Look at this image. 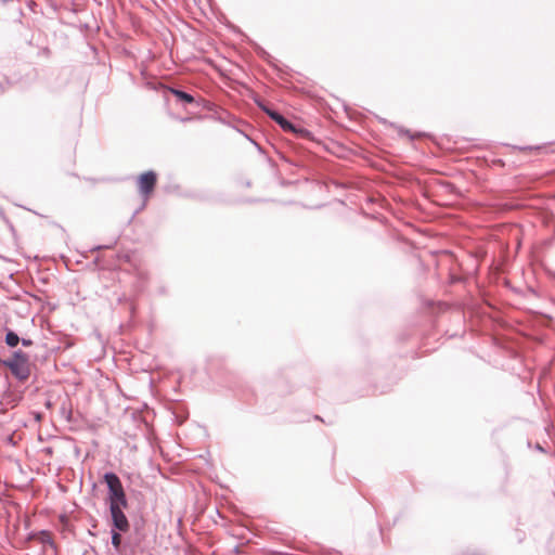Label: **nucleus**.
Instances as JSON below:
<instances>
[{
	"label": "nucleus",
	"mask_w": 555,
	"mask_h": 555,
	"mask_svg": "<svg viewBox=\"0 0 555 555\" xmlns=\"http://www.w3.org/2000/svg\"><path fill=\"white\" fill-rule=\"evenodd\" d=\"M104 480L108 487L109 506L127 505L126 494L118 476L114 473H106Z\"/></svg>",
	"instance_id": "1"
},
{
	"label": "nucleus",
	"mask_w": 555,
	"mask_h": 555,
	"mask_svg": "<svg viewBox=\"0 0 555 555\" xmlns=\"http://www.w3.org/2000/svg\"><path fill=\"white\" fill-rule=\"evenodd\" d=\"M4 364L11 370L13 375L22 380L28 378L30 374L29 359L21 351L14 352Z\"/></svg>",
	"instance_id": "2"
},
{
	"label": "nucleus",
	"mask_w": 555,
	"mask_h": 555,
	"mask_svg": "<svg viewBox=\"0 0 555 555\" xmlns=\"http://www.w3.org/2000/svg\"><path fill=\"white\" fill-rule=\"evenodd\" d=\"M157 183V175L153 170L141 173L137 179L139 193L146 201L151 197Z\"/></svg>",
	"instance_id": "3"
},
{
	"label": "nucleus",
	"mask_w": 555,
	"mask_h": 555,
	"mask_svg": "<svg viewBox=\"0 0 555 555\" xmlns=\"http://www.w3.org/2000/svg\"><path fill=\"white\" fill-rule=\"evenodd\" d=\"M126 507H127V505H111L109 506L114 527L120 531H127L129 529L128 519L122 512V509Z\"/></svg>",
	"instance_id": "4"
},
{
	"label": "nucleus",
	"mask_w": 555,
	"mask_h": 555,
	"mask_svg": "<svg viewBox=\"0 0 555 555\" xmlns=\"http://www.w3.org/2000/svg\"><path fill=\"white\" fill-rule=\"evenodd\" d=\"M263 109L274 121H276L282 127L283 130L291 131V132L296 131L295 127L287 119H285L281 114H279L275 111L269 109L267 107H264Z\"/></svg>",
	"instance_id": "5"
},
{
	"label": "nucleus",
	"mask_w": 555,
	"mask_h": 555,
	"mask_svg": "<svg viewBox=\"0 0 555 555\" xmlns=\"http://www.w3.org/2000/svg\"><path fill=\"white\" fill-rule=\"evenodd\" d=\"M171 91L177 96V99H179V100H181L183 102H186V103L194 102V98L191 94H189V93H186L184 91L176 90V89H173Z\"/></svg>",
	"instance_id": "6"
},
{
	"label": "nucleus",
	"mask_w": 555,
	"mask_h": 555,
	"mask_svg": "<svg viewBox=\"0 0 555 555\" xmlns=\"http://www.w3.org/2000/svg\"><path fill=\"white\" fill-rule=\"evenodd\" d=\"M18 341H20V338H18V336H17L15 333H13V332H9V333L7 334L5 343H7L10 347H15V346H17Z\"/></svg>",
	"instance_id": "7"
},
{
	"label": "nucleus",
	"mask_w": 555,
	"mask_h": 555,
	"mask_svg": "<svg viewBox=\"0 0 555 555\" xmlns=\"http://www.w3.org/2000/svg\"><path fill=\"white\" fill-rule=\"evenodd\" d=\"M121 543V537L119 533L113 531L112 533V544L115 546V548H118Z\"/></svg>",
	"instance_id": "8"
},
{
	"label": "nucleus",
	"mask_w": 555,
	"mask_h": 555,
	"mask_svg": "<svg viewBox=\"0 0 555 555\" xmlns=\"http://www.w3.org/2000/svg\"><path fill=\"white\" fill-rule=\"evenodd\" d=\"M30 344H31V343H30V340H25V339H23V345L28 346V345H30Z\"/></svg>",
	"instance_id": "9"
}]
</instances>
